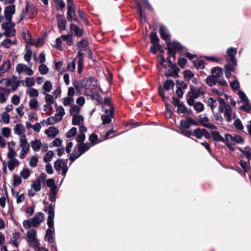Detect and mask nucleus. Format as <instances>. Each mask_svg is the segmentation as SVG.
<instances>
[{
    "label": "nucleus",
    "instance_id": "obj_16",
    "mask_svg": "<svg viewBox=\"0 0 251 251\" xmlns=\"http://www.w3.org/2000/svg\"><path fill=\"white\" fill-rule=\"evenodd\" d=\"M167 47L169 53L173 57L175 56V52L180 50L181 48L179 43L175 41L172 43H168Z\"/></svg>",
    "mask_w": 251,
    "mask_h": 251
},
{
    "label": "nucleus",
    "instance_id": "obj_44",
    "mask_svg": "<svg viewBox=\"0 0 251 251\" xmlns=\"http://www.w3.org/2000/svg\"><path fill=\"white\" fill-rule=\"evenodd\" d=\"M212 138L217 141H225V138L224 139L218 131H212L211 133Z\"/></svg>",
    "mask_w": 251,
    "mask_h": 251
},
{
    "label": "nucleus",
    "instance_id": "obj_60",
    "mask_svg": "<svg viewBox=\"0 0 251 251\" xmlns=\"http://www.w3.org/2000/svg\"><path fill=\"white\" fill-rule=\"evenodd\" d=\"M74 98H70L69 97H66L63 99V103L64 106H69L74 103Z\"/></svg>",
    "mask_w": 251,
    "mask_h": 251
},
{
    "label": "nucleus",
    "instance_id": "obj_25",
    "mask_svg": "<svg viewBox=\"0 0 251 251\" xmlns=\"http://www.w3.org/2000/svg\"><path fill=\"white\" fill-rule=\"evenodd\" d=\"M196 124V122L191 118H188L186 120H181L180 122L181 129H187L191 125Z\"/></svg>",
    "mask_w": 251,
    "mask_h": 251
},
{
    "label": "nucleus",
    "instance_id": "obj_40",
    "mask_svg": "<svg viewBox=\"0 0 251 251\" xmlns=\"http://www.w3.org/2000/svg\"><path fill=\"white\" fill-rule=\"evenodd\" d=\"M12 185L14 186H19L22 182V177L21 176L16 174H14L12 176Z\"/></svg>",
    "mask_w": 251,
    "mask_h": 251
},
{
    "label": "nucleus",
    "instance_id": "obj_23",
    "mask_svg": "<svg viewBox=\"0 0 251 251\" xmlns=\"http://www.w3.org/2000/svg\"><path fill=\"white\" fill-rule=\"evenodd\" d=\"M58 122H59V121L54 116H50L47 119L43 120L41 122V124L43 126H47L49 125H54Z\"/></svg>",
    "mask_w": 251,
    "mask_h": 251
},
{
    "label": "nucleus",
    "instance_id": "obj_6",
    "mask_svg": "<svg viewBox=\"0 0 251 251\" xmlns=\"http://www.w3.org/2000/svg\"><path fill=\"white\" fill-rule=\"evenodd\" d=\"M83 60L82 53L80 51H78L77 53V57L74 59L72 62L68 64V70L70 72H73L75 69V65L76 64L77 66L78 72L80 74L83 69Z\"/></svg>",
    "mask_w": 251,
    "mask_h": 251
},
{
    "label": "nucleus",
    "instance_id": "obj_49",
    "mask_svg": "<svg viewBox=\"0 0 251 251\" xmlns=\"http://www.w3.org/2000/svg\"><path fill=\"white\" fill-rule=\"evenodd\" d=\"M43 110L46 114L49 115H51L53 111V108L51 104L46 103L43 105Z\"/></svg>",
    "mask_w": 251,
    "mask_h": 251
},
{
    "label": "nucleus",
    "instance_id": "obj_61",
    "mask_svg": "<svg viewBox=\"0 0 251 251\" xmlns=\"http://www.w3.org/2000/svg\"><path fill=\"white\" fill-rule=\"evenodd\" d=\"M44 94L45 95L46 103L52 105L54 101L53 97L52 95L49 94L44 93Z\"/></svg>",
    "mask_w": 251,
    "mask_h": 251
},
{
    "label": "nucleus",
    "instance_id": "obj_22",
    "mask_svg": "<svg viewBox=\"0 0 251 251\" xmlns=\"http://www.w3.org/2000/svg\"><path fill=\"white\" fill-rule=\"evenodd\" d=\"M11 63L9 60H5L3 61L2 64L0 65V77L3 76L4 74L7 72L10 69Z\"/></svg>",
    "mask_w": 251,
    "mask_h": 251
},
{
    "label": "nucleus",
    "instance_id": "obj_29",
    "mask_svg": "<svg viewBox=\"0 0 251 251\" xmlns=\"http://www.w3.org/2000/svg\"><path fill=\"white\" fill-rule=\"evenodd\" d=\"M14 133L19 136V138L22 136H25L24 134L25 128L21 124H17L13 129Z\"/></svg>",
    "mask_w": 251,
    "mask_h": 251
},
{
    "label": "nucleus",
    "instance_id": "obj_37",
    "mask_svg": "<svg viewBox=\"0 0 251 251\" xmlns=\"http://www.w3.org/2000/svg\"><path fill=\"white\" fill-rule=\"evenodd\" d=\"M9 93L5 91L2 88L0 91V103H4L7 101Z\"/></svg>",
    "mask_w": 251,
    "mask_h": 251
},
{
    "label": "nucleus",
    "instance_id": "obj_48",
    "mask_svg": "<svg viewBox=\"0 0 251 251\" xmlns=\"http://www.w3.org/2000/svg\"><path fill=\"white\" fill-rule=\"evenodd\" d=\"M207 103L208 106L210 107L212 111L217 107V105L216 100L212 98L208 99Z\"/></svg>",
    "mask_w": 251,
    "mask_h": 251
},
{
    "label": "nucleus",
    "instance_id": "obj_24",
    "mask_svg": "<svg viewBox=\"0 0 251 251\" xmlns=\"http://www.w3.org/2000/svg\"><path fill=\"white\" fill-rule=\"evenodd\" d=\"M59 133L58 129L54 126H50L45 130V134L49 138L55 137Z\"/></svg>",
    "mask_w": 251,
    "mask_h": 251
},
{
    "label": "nucleus",
    "instance_id": "obj_3",
    "mask_svg": "<svg viewBox=\"0 0 251 251\" xmlns=\"http://www.w3.org/2000/svg\"><path fill=\"white\" fill-rule=\"evenodd\" d=\"M21 82H23V81L18 80L15 76L10 78H3L0 81V83L5 87L2 89L9 93L11 91H15L19 87Z\"/></svg>",
    "mask_w": 251,
    "mask_h": 251
},
{
    "label": "nucleus",
    "instance_id": "obj_7",
    "mask_svg": "<svg viewBox=\"0 0 251 251\" xmlns=\"http://www.w3.org/2000/svg\"><path fill=\"white\" fill-rule=\"evenodd\" d=\"M20 146L21 150L19 152V158L23 159L26 157L30 150V145L27 142L25 136H22L20 138Z\"/></svg>",
    "mask_w": 251,
    "mask_h": 251
},
{
    "label": "nucleus",
    "instance_id": "obj_45",
    "mask_svg": "<svg viewBox=\"0 0 251 251\" xmlns=\"http://www.w3.org/2000/svg\"><path fill=\"white\" fill-rule=\"evenodd\" d=\"M91 147V144H84L81 143L80 144L79 146V151H80V154H81L85 151L88 150Z\"/></svg>",
    "mask_w": 251,
    "mask_h": 251
},
{
    "label": "nucleus",
    "instance_id": "obj_52",
    "mask_svg": "<svg viewBox=\"0 0 251 251\" xmlns=\"http://www.w3.org/2000/svg\"><path fill=\"white\" fill-rule=\"evenodd\" d=\"M25 83V86L28 87H31L34 85L35 80L33 77H27L23 83Z\"/></svg>",
    "mask_w": 251,
    "mask_h": 251
},
{
    "label": "nucleus",
    "instance_id": "obj_35",
    "mask_svg": "<svg viewBox=\"0 0 251 251\" xmlns=\"http://www.w3.org/2000/svg\"><path fill=\"white\" fill-rule=\"evenodd\" d=\"M31 171L27 168H23L20 172V175L24 179H27L30 176Z\"/></svg>",
    "mask_w": 251,
    "mask_h": 251
},
{
    "label": "nucleus",
    "instance_id": "obj_51",
    "mask_svg": "<svg viewBox=\"0 0 251 251\" xmlns=\"http://www.w3.org/2000/svg\"><path fill=\"white\" fill-rule=\"evenodd\" d=\"M1 119L5 124H8L10 122V115L8 113L6 112H3L1 114Z\"/></svg>",
    "mask_w": 251,
    "mask_h": 251
},
{
    "label": "nucleus",
    "instance_id": "obj_54",
    "mask_svg": "<svg viewBox=\"0 0 251 251\" xmlns=\"http://www.w3.org/2000/svg\"><path fill=\"white\" fill-rule=\"evenodd\" d=\"M151 41L154 46H158L159 39L155 32H151Z\"/></svg>",
    "mask_w": 251,
    "mask_h": 251
},
{
    "label": "nucleus",
    "instance_id": "obj_28",
    "mask_svg": "<svg viewBox=\"0 0 251 251\" xmlns=\"http://www.w3.org/2000/svg\"><path fill=\"white\" fill-rule=\"evenodd\" d=\"M70 31L72 34L77 36H81L83 34V30L74 24L70 25Z\"/></svg>",
    "mask_w": 251,
    "mask_h": 251
},
{
    "label": "nucleus",
    "instance_id": "obj_33",
    "mask_svg": "<svg viewBox=\"0 0 251 251\" xmlns=\"http://www.w3.org/2000/svg\"><path fill=\"white\" fill-rule=\"evenodd\" d=\"M58 26L60 30H65L66 27V20L61 15H57Z\"/></svg>",
    "mask_w": 251,
    "mask_h": 251
},
{
    "label": "nucleus",
    "instance_id": "obj_26",
    "mask_svg": "<svg viewBox=\"0 0 251 251\" xmlns=\"http://www.w3.org/2000/svg\"><path fill=\"white\" fill-rule=\"evenodd\" d=\"M199 121L200 123L204 126L210 129H216V126L209 122V119L206 117H201L200 118Z\"/></svg>",
    "mask_w": 251,
    "mask_h": 251
},
{
    "label": "nucleus",
    "instance_id": "obj_12",
    "mask_svg": "<svg viewBox=\"0 0 251 251\" xmlns=\"http://www.w3.org/2000/svg\"><path fill=\"white\" fill-rule=\"evenodd\" d=\"M54 167L56 171H61L62 175L64 176H65L68 171L67 162H65L62 159H59L54 162Z\"/></svg>",
    "mask_w": 251,
    "mask_h": 251
},
{
    "label": "nucleus",
    "instance_id": "obj_53",
    "mask_svg": "<svg viewBox=\"0 0 251 251\" xmlns=\"http://www.w3.org/2000/svg\"><path fill=\"white\" fill-rule=\"evenodd\" d=\"M43 88L46 92H50L52 89V84L50 81H46L43 86Z\"/></svg>",
    "mask_w": 251,
    "mask_h": 251
},
{
    "label": "nucleus",
    "instance_id": "obj_34",
    "mask_svg": "<svg viewBox=\"0 0 251 251\" xmlns=\"http://www.w3.org/2000/svg\"><path fill=\"white\" fill-rule=\"evenodd\" d=\"M186 85L183 82H181L179 83V82L178 81H177V87H178V89L176 91V93L178 97L180 98L182 97L183 92L180 88L182 89H185L186 88Z\"/></svg>",
    "mask_w": 251,
    "mask_h": 251
},
{
    "label": "nucleus",
    "instance_id": "obj_41",
    "mask_svg": "<svg viewBox=\"0 0 251 251\" xmlns=\"http://www.w3.org/2000/svg\"><path fill=\"white\" fill-rule=\"evenodd\" d=\"M83 118L80 115H75L72 119V123L74 125H80L83 123Z\"/></svg>",
    "mask_w": 251,
    "mask_h": 251
},
{
    "label": "nucleus",
    "instance_id": "obj_4",
    "mask_svg": "<svg viewBox=\"0 0 251 251\" xmlns=\"http://www.w3.org/2000/svg\"><path fill=\"white\" fill-rule=\"evenodd\" d=\"M45 220L44 215L40 212L36 213L31 220H24L23 223V226L25 229L31 227H38Z\"/></svg>",
    "mask_w": 251,
    "mask_h": 251
},
{
    "label": "nucleus",
    "instance_id": "obj_63",
    "mask_svg": "<svg viewBox=\"0 0 251 251\" xmlns=\"http://www.w3.org/2000/svg\"><path fill=\"white\" fill-rule=\"evenodd\" d=\"M54 2L57 10H61L65 6V3L63 0H54Z\"/></svg>",
    "mask_w": 251,
    "mask_h": 251
},
{
    "label": "nucleus",
    "instance_id": "obj_21",
    "mask_svg": "<svg viewBox=\"0 0 251 251\" xmlns=\"http://www.w3.org/2000/svg\"><path fill=\"white\" fill-rule=\"evenodd\" d=\"M104 101L103 108L104 109L105 112L106 114L113 115V107L111 103L110 99L109 98H106L104 99Z\"/></svg>",
    "mask_w": 251,
    "mask_h": 251
},
{
    "label": "nucleus",
    "instance_id": "obj_14",
    "mask_svg": "<svg viewBox=\"0 0 251 251\" xmlns=\"http://www.w3.org/2000/svg\"><path fill=\"white\" fill-rule=\"evenodd\" d=\"M36 12V10L33 5L26 4L25 9L22 13V18H31Z\"/></svg>",
    "mask_w": 251,
    "mask_h": 251
},
{
    "label": "nucleus",
    "instance_id": "obj_8",
    "mask_svg": "<svg viewBox=\"0 0 251 251\" xmlns=\"http://www.w3.org/2000/svg\"><path fill=\"white\" fill-rule=\"evenodd\" d=\"M211 76H213L217 81L220 85L225 86L227 85L226 80L223 77L222 69L219 67H214L211 71Z\"/></svg>",
    "mask_w": 251,
    "mask_h": 251
},
{
    "label": "nucleus",
    "instance_id": "obj_56",
    "mask_svg": "<svg viewBox=\"0 0 251 251\" xmlns=\"http://www.w3.org/2000/svg\"><path fill=\"white\" fill-rule=\"evenodd\" d=\"M38 101L36 99H31L29 101V106L31 109H36L38 106Z\"/></svg>",
    "mask_w": 251,
    "mask_h": 251
},
{
    "label": "nucleus",
    "instance_id": "obj_58",
    "mask_svg": "<svg viewBox=\"0 0 251 251\" xmlns=\"http://www.w3.org/2000/svg\"><path fill=\"white\" fill-rule=\"evenodd\" d=\"M113 117V115H110V114H106V115H103L101 116V119L103 124H109L111 121V118Z\"/></svg>",
    "mask_w": 251,
    "mask_h": 251
},
{
    "label": "nucleus",
    "instance_id": "obj_62",
    "mask_svg": "<svg viewBox=\"0 0 251 251\" xmlns=\"http://www.w3.org/2000/svg\"><path fill=\"white\" fill-rule=\"evenodd\" d=\"M38 159L37 156H32L29 160V165L31 167H35L37 166Z\"/></svg>",
    "mask_w": 251,
    "mask_h": 251
},
{
    "label": "nucleus",
    "instance_id": "obj_30",
    "mask_svg": "<svg viewBox=\"0 0 251 251\" xmlns=\"http://www.w3.org/2000/svg\"><path fill=\"white\" fill-rule=\"evenodd\" d=\"M56 113L55 114V117L60 121L63 118V117L65 114L64 108L62 106H56L55 107Z\"/></svg>",
    "mask_w": 251,
    "mask_h": 251
},
{
    "label": "nucleus",
    "instance_id": "obj_17",
    "mask_svg": "<svg viewBox=\"0 0 251 251\" xmlns=\"http://www.w3.org/2000/svg\"><path fill=\"white\" fill-rule=\"evenodd\" d=\"M7 158L8 159L6 163L7 168L10 171L12 172L15 168L19 167L20 162L16 157Z\"/></svg>",
    "mask_w": 251,
    "mask_h": 251
},
{
    "label": "nucleus",
    "instance_id": "obj_20",
    "mask_svg": "<svg viewBox=\"0 0 251 251\" xmlns=\"http://www.w3.org/2000/svg\"><path fill=\"white\" fill-rule=\"evenodd\" d=\"M226 54L227 62L229 63H234L235 61V55L236 54V48L231 47L228 49L226 51Z\"/></svg>",
    "mask_w": 251,
    "mask_h": 251
},
{
    "label": "nucleus",
    "instance_id": "obj_9",
    "mask_svg": "<svg viewBox=\"0 0 251 251\" xmlns=\"http://www.w3.org/2000/svg\"><path fill=\"white\" fill-rule=\"evenodd\" d=\"M202 94L203 92L201 89L192 87L187 94V101L188 104L192 106L194 103V100Z\"/></svg>",
    "mask_w": 251,
    "mask_h": 251
},
{
    "label": "nucleus",
    "instance_id": "obj_36",
    "mask_svg": "<svg viewBox=\"0 0 251 251\" xmlns=\"http://www.w3.org/2000/svg\"><path fill=\"white\" fill-rule=\"evenodd\" d=\"M77 45L79 50L78 51H80L83 54L82 50H84L86 51V50H87V47H88V43L86 40L83 39L78 42Z\"/></svg>",
    "mask_w": 251,
    "mask_h": 251
},
{
    "label": "nucleus",
    "instance_id": "obj_55",
    "mask_svg": "<svg viewBox=\"0 0 251 251\" xmlns=\"http://www.w3.org/2000/svg\"><path fill=\"white\" fill-rule=\"evenodd\" d=\"M206 82L207 84L210 86L215 85L217 83V80L215 79L213 76H211V75H209L207 77Z\"/></svg>",
    "mask_w": 251,
    "mask_h": 251
},
{
    "label": "nucleus",
    "instance_id": "obj_18",
    "mask_svg": "<svg viewBox=\"0 0 251 251\" xmlns=\"http://www.w3.org/2000/svg\"><path fill=\"white\" fill-rule=\"evenodd\" d=\"M16 143L13 141H11L7 143L8 152L7 153V157H15L17 155V152L15 150Z\"/></svg>",
    "mask_w": 251,
    "mask_h": 251
},
{
    "label": "nucleus",
    "instance_id": "obj_50",
    "mask_svg": "<svg viewBox=\"0 0 251 251\" xmlns=\"http://www.w3.org/2000/svg\"><path fill=\"white\" fill-rule=\"evenodd\" d=\"M26 94L29 97H37L39 95L38 90L34 88H30L26 91Z\"/></svg>",
    "mask_w": 251,
    "mask_h": 251
},
{
    "label": "nucleus",
    "instance_id": "obj_2",
    "mask_svg": "<svg viewBox=\"0 0 251 251\" xmlns=\"http://www.w3.org/2000/svg\"><path fill=\"white\" fill-rule=\"evenodd\" d=\"M92 83V79L85 78L81 81L80 85L81 87L85 89L84 92L85 95L91 96L93 100H95L98 102L100 103L102 101V98L99 94L93 92Z\"/></svg>",
    "mask_w": 251,
    "mask_h": 251
},
{
    "label": "nucleus",
    "instance_id": "obj_47",
    "mask_svg": "<svg viewBox=\"0 0 251 251\" xmlns=\"http://www.w3.org/2000/svg\"><path fill=\"white\" fill-rule=\"evenodd\" d=\"M80 108L76 105H73L71 106L70 109V114L75 116V115H78V114L80 111Z\"/></svg>",
    "mask_w": 251,
    "mask_h": 251
},
{
    "label": "nucleus",
    "instance_id": "obj_11",
    "mask_svg": "<svg viewBox=\"0 0 251 251\" xmlns=\"http://www.w3.org/2000/svg\"><path fill=\"white\" fill-rule=\"evenodd\" d=\"M67 19L69 21H76L77 18L73 0H67Z\"/></svg>",
    "mask_w": 251,
    "mask_h": 251
},
{
    "label": "nucleus",
    "instance_id": "obj_27",
    "mask_svg": "<svg viewBox=\"0 0 251 251\" xmlns=\"http://www.w3.org/2000/svg\"><path fill=\"white\" fill-rule=\"evenodd\" d=\"M30 145L35 151H38L42 148H44V145L42 144L41 140L38 139L32 141L30 142Z\"/></svg>",
    "mask_w": 251,
    "mask_h": 251
},
{
    "label": "nucleus",
    "instance_id": "obj_19",
    "mask_svg": "<svg viewBox=\"0 0 251 251\" xmlns=\"http://www.w3.org/2000/svg\"><path fill=\"white\" fill-rule=\"evenodd\" d=\"M15 10L14 5H9L5 8L4 15L7 21H11L12 15L15 13Z\"/></svg>",
    "mask_w": 251,
    "mask_h": 251
},
{
    "label": "nucleus",
    "instance_id": "obj_10",
    "mask_svg": "<svg viewBox=\"0 0 251 251\" xmlns=\"http://www.w3.org/2000/svg\"><path fill=\"white\" fill-rule=\"evenodd\" d=\"M15 24L11 20L7 21L1 25V27L5 30L4 35L6 36H12L15 35V30L14 28Z\"/></svg>",
    "mask_w": 251,
    "mask_h": 251
},
{
    "label": "nucleus",
    "instance_id": "obj_13",
    "mask_svg": "<svg viewBox=\"0 0 251 251\" xmlns=\"http://www.w3.org/2000/svg\"><path fill=\"white\" fill-rule=\"evenodd\" d=\"M243 141V139L239 135L235 134L225 135V141L227 144L234 145L237 143H241Z\"/></svg>",
    "mask_w": 251,
    "mask_h": 251
},
{
    "label": "nucleus",
    "instance_id": "obj_42",
    "mask_svg": "<svg viewBox=\"0 0 251 251\" xmlns=\"http://www.w3.org/2000/svg\"><path fill=\"white\" fill-rule=\"evenodd\" d=\"M20 237V233L19 232H14L12 234V242L13 246L18 248V240Z\"/></svg>",
    "mask_w": 251,
    "mask_h": 251
},
{
    "label": "nucleus",
    "instance_id": "obj_1",
    "mask_svg": "<svg viewBox=\"0 0 251 251\" xmlns=\"http://www.w3.org/2000/svg\"><path fill=\"white\" fill-rule=\"evenodd\" d=\"M53 209L54 207L51 204L45 208V211L48 214L47 224L49 227V228L47 230L45 239L50 242H52L53 241V218L54 217Z\"/></svg>",
    "mask_w": 251,
    "mask_h": 251
},
{
    "label": "nucleus",
    "instance_id": "obj_15",
    "mask_svg": "<svg viewBox=\"0 0 251 251\" xmlns=\"http://www.w3.org/2000/svg\"><path fill=\"white\" fill-rule=\"evenodd\" d=\"M16 71L19 74L25 73L27 75H33V71L31 68L22 63H19L16 66Z\"/></svg>",
    "mask_w": 251,
    "mask_h": 251
},
{
    "label": "nucleus",
    "instance_id": "obj_43",
    "mask_svg": "<svg viewBox=\"0 0 251 251\" xmlns=\"http://www.w3.org/2000/svg\"><path fill=\"white\" fill-rule=\"evenodd\" d=\"M1 134L2 136L6 138H8L11 134V130L9 127H4L1 130Z\"/></svg>",
    "mask_w": 251,
    "mask_h": 251
},
{
    "label": "nucleus",
    "instance_id": "obj_31",
    "mask_svg": "<svg viewBox=\"0 0 251 251\" xmlns=\"http://www.w3.org/2000/svg\"><path fill=\"white\" fill-rule=\"evenodd\" d=\"M160 36L162 39L168 40L170 39V35L168 32L167 28L163 25L160 26Z\"/></svg>",
    "mask_w": 251,
    "mask_h": 251
},
{
    "label": "nucleus",
    "instance_id": "obj_59",
    "mask_svg": "<svg viewBox=\"0 0 251 251\" xmlns=\"http://www.w3.org/2000/svg\"><path fill=\"white\" fill-rule=\"evenodd\" d=\"M16 43V40L11 41L9 39H6L2 42V45L4 47H5L6 48H9L12 45L15 44Z\"/></svg>",
    "mask_w": 251,
    "mask_h": 251
},
{
    "label": "nucleus",
    "instance_id": "obj_39",
    "mask_svg": "<svg viewBox=\"0 0 251 251\" xmlns=\"http://www.w3.org/2000/svg\"><path fill=\"white\" fill-rule=\"evenodd\" d=\"M240 151L242 154L244 155L248 160L251 159V149L250 148L246 147L243 149L240 150Z\"/></svg>",
    "mask_w": 251,
    "mask_h": 251
},
{
    "label": "nucleus",
    "instance_id": "obj_32",
    "mask_svg": "<svg viewBox=\"0 0 251 251\" xmlns=\"http://www.w3.org/2000/svg\"><path fill=\"white\" fill-rule=\"evenodd\" d=\"M225 109L224 117L227 121L229 122L231 121L232 116L231 107L229 105H226Z\"/></svg>",
    "mask_w": 251,
    "mask_h": 251
},
{
    "label": "nucleus",
    "instance_id": "obj_46",
    "mask_svg": "<svg viewBox=\"0 0 251 251\" xmlns=\"http://www.w3.org/2000/svg\"><path fill=\"white\" fill-rule=\"evenodd\" d=\"M175 85L174 82L172 80H168L164 83V89L166 91L173 89Z\"/></svg>",
    "mask_w": 251,
    "mask_h": 251
},
{
    "label": "nucleus",
    "instance_id": "obj_5",
    "mask_svg": "<svg viewBox=\"0 0 251 251\" xmlns=\"http://www.w3.org/2000/svg\"><path fill=\"white\" fill-rule=\"evenodd\" d=\"M25 239L28 245L34 248L35 250L39 249V241L37 238V234L35 230L32 229L28 230L25 236Z\"/></svg>",
    "mask_w": 251,
    "mask_h": 251
},
{
    "label": "nucleus",
    "instance_id": "obj_64",
    "mask_svg": "<svg viewBox=\"0 0 251 251\" xmlns=\"http://www.w3.org/2000/svg\"><path fill=\"white\" fill-rule=\"evenodd\" d=\"M193 105L194 106V109L198 112H201L204 109L203 104L200 102H194Z\"/></svg>",
    "mask_w": 251,
    "mask_h": 251
},
{
    "label": "nucleus",
    "instance_id": "obj_57",
    "mask_svg": "<svg viewBox=\"0 0 251 251\" xmlns=\"http://www.w3.org/2000/svg\"><path fill=\"white\" fill-rule=\"evenodd\" d=\"M38 70L41 75H46L49 71V69L45 64H41L38 67Z\"/></svg>",
    "mask_w": 251,
    "mask_h": 251
},
{
    "label": "nucleus",
    "instance_id": "obj_38",
    "mask_svg": "<svg viewBox=\"0 0 251 251\" xmlns=\"http://www.w3.org/2000/svg\"><path fill=\"white\" fill-rule=\"evenodd\" d=\"M31 188L36 192L39 191L41 190V184L39 178L32 181Z\"/></svg>",
    "mask_w": 251,
    "mask_h": 251
}]
</instances>
